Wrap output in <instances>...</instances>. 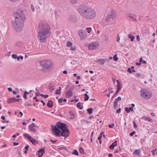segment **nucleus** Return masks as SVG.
I'll return each mask as SVG.
<instances>
[{"instance_id": "nucleus-1", "label": "nucleus", "mask_w": 157, "mask_h": 157, "mask_svg": "<svg viewBox=\"0 0 157 157\" xmlns=\"http://www.w3.org/2000/svg\"><path fill=\"white\" fill-rule=\"evenodd\" d=\"M37 38L41 43H45L47 39L49 38L51 34V28L48 24L44 21H41L37 27Z\"/></svg>"}, {"instance_id": "nucleus-2", "label": "nucleus", "mask_w": 157, "mask_h": 157, "mask_svg": "<svg viewBox=\"0 0 157 157\" xmlns=\"http://www.w3.org/2000/svg\"><path fill=\"white\" fill-rule=\"evenodd\" d=\"M15 21H12L11 23L14 30L17 32L21 30L23 27L25 17L23 11L21 9H18L13 14Z\"/></svg>"}, {"instance_id": "nucleus-3", "label": "nucleus", "mask_w": 157, "mask_h": 157, "mask_svg": "<svg viewBox=\"0 0 157 157\" xmlns=\"http://www.w3.org/2000/svg\"><path fill=\"white\" fill-rule=\"evenodd\" d=\"M54 134L59 136H60V133L62 136H64V139H65L70 135V131L66 127V124L64 123L60 122H57L56 125H52V126Z\"/></svg>"}, {"instance_id": "nucleus-4", "label": "nucleus", "mask_w": 157, "mask_h": 157, "mask_svg": "<svg viewBox=\"0 0 157 157\" xmlns=\"http://www.w3.org/2000/svg\"><path fill=\"white\" fill-rule=\"evenodd\" d=\"M78 10L83 17L88 19L94 18L96 16L94 10L85 5H81L78 7Z\"/></svg>"}, {"instance_id": "nucleus-5", "label": "nucleus", "mask_w": 157, "mask_h": 157, "mask_svg": "<svg viewBox=\"0 0 157 157\" xmlns=\"http://www.w3.org/2000/svg\"><path fill=\"white\" fill-rule=\"evenodd\" d=\"M40 63V66L43 67V70L51 69L53 64L52 61L48 60L41 61Z\"/></svg>"}, {"instance_id": "nucleus-6", "label": "nucleus", "mask_w": 157, "mask_h": 157, "mask_svg": "<svg viewBox=\"0 0 157 157\" xmlns=\"http://www.w3.org/2000/svg\"><path fill=\"white\" fill-rule=\"evenodd\" d=\"M140 92L141 96L145 99H150L152 95L151 92L147 89L142 88Z\"/></svg>"}, {"instance_id": "nucleus-7", "label": "nucleus", "mask_w": 157, "mask_h": 157, "mask_svg": "<svg viewBox=\"0 0 157 157\" xmlns=\"http://www.w3.org/2000/svg\"><path fill=\"white\" fill-rule=\"evenodd\" d=\"M116 14L115 11L114 10H112L109 13L108 15L106 18V21L107 22L110 21L111 19H113L116 16Z\"/></svg>"}, {"instance_id": "nucleus-8", "label": "nucleus", "mask_w": 157, "mask_h": 157, "mask_svg": "<svg viewBox=\"0 0 157 157\" xmlns=\"http://www.w3.org/2000/svg\"><path fill=\"white\" fill-rule=\"evenodd\" d=\"M78 35L81 40H84L87 38L86 32L83 30H80L78 32Z\"/></svg>"}, {"instance_id": "nucleus-9", "label": "nucleus", "mask_w": 157, "mask_h": 157, "mask_svg": "<svg viewBox=\"0 0 157 157\" xmlns=\"http://www.w3.org/2000/svg\"><path fill=\"white\" fill-rule=\"evenodd\" d=\"M25 137H26L34 145L38 143L37 141L32 138L27 133H25L24 135Z\"/></svg>"}, {"instance_id": "nucleus-10", "label": "nucleus", "mask_w": 157, "mask_h": 157, "mask_svg": "<svg viewBox=\"0 0 157 157\" xmlns=\"http://www.w3.org/2000/svg\"><path fill=\"white\" fill-rule=\"evenodd\" d=\"M74 89L75 87L74 86L71 88L66 93L65 95L66 97L68 98L71 97L73 95L72 91Z\"/></svg>"}, {"instance_id": "nucleus-11", "label": "nucleus", "mask_w": 157, "mask_h": 157, "mask_svg": "<svg viewBox=\"0 0 157 157\" xmlns=\"http://www.w3.org/2000/svg\"><path fill=\"white\" fill-rule=\"evenodd\" d=\"M98 45V43L93 42L89 44L88 46V48L89 50L95 49L97 48Z\"/></svg>"}, {"instance_id": "nucleus-12", "label": "nucleus", "mask_w": 157, "mask_h": 157, "mask_svg": "<svg viewBox=\"0 0 157 157\" xmlns=\"http://www.w3.org/2000/svg\"><path fill=\"white\" fill-rule=\"evenodd\" d=\"M36 127V125L34 123H33L32 124L29 126V131H30L32 132H36V130L34 128Z\"/></svg>"}, {"instance_id": "nucleus-13", "label": "nucleus", "mask_w": 157, "mask_h": 157, "mask_svg": "<svg viewBox=\"0 0 157 157\" xmlns=\"http://www.w3.org/2000/svg\"><path fill=\"white\" fill-rule=\"evenodd\" d=\"M69 21L71 22H75L77 21V18L76 16L75 15H70Z\"/></svg>"}, {"instance_id": "nucleus-14", "label": "nucleus", "mask_w": 157, "mask_h": 157, "mask_svg": "<svg viewBox=\"0 0 157 157\" xmlns=\"http://www.w3.org/2000/svg\"><path fill=\"white\" fill-rule=\"evenodd\" d=\"M121 97H119L117 98H116L114 102V109H116L117 108V102L118 101L121 100Z\"/></svg>"}, {"instance_id": "nucleus-15", "label": "nucleus", "mask_w": 157, "mask_h": 157, "mask_svg": "<svg viewBox=\"0 0 157 157\" xmlns=\"http://www.w3.org/2000/svg\"><path fill=\"white\" fill-rule=\"evenodd\" d=\"M44 152L45 150L44 148H41L40 149L37 151L38 153H41V154H40L39 157H42L44 153Z\"/></svg>"}, {"instance_id": "nucleus-16", "label": "nucleus", "mask_w": 157, "mask_h": 157, "mask_svg": "<svg viewBox=\"0 0 157 157\" xmlns=\"http://www.w3.org/2000/svg\"><path fill=\"white\" fill-rule=\"evenodd\" d=\"M117 141H114L109 147L111 149H113L115 146L117 145Z\"/></svg>"}, {"instance_id": "nucleus-17", "label": "nucleus", "mask_w": 157, "mask_h": 157, "mask_svg": "<svg viewBox=\"0 0 157 157\" xmlns=\"http://www.w3.org/2000/svg\"><path fill=\"white\" fill-rule=\"evenodd\" d=\"M53 103L52 101L51 100H49L47 104V106L49 108H52L53 105Z\"/></svg>"}, {"instance_id": "nucleus-18", "label": "nucleus", "mask_w": 157, "mask_h": 157, "mask_svg": "<svg viewBox=\"0 0 157 157\" xmlns=\"http://www.w3.org/2000/svg\"><path fill=\"white\" fill-rule=\"evenodd\" d=\"M7 102L8 103L15 102V98H8L7 100Z\"/></svg>"}, {"instance_id": "nucleus-19", "label": "nucleus", "mask_w": 157, "mask_h": 157, "mask_svg": "<svg viewBox=\"0 0 157 157\" xmlns=\"http://www.w3.org/2000/svg\"><path fill=\"white\" fill-rule=\"evenodd\" d=\"M133 107H130L128 108V107H125V110L127 112V113H129L130 112V111L132 112L133 111Z\"/></svg>"}, {"instance_id": "nucleus-20", "label": "nucleus", "mask_w": 157, "mask_h": 157, "mask_svg": "<svg viewBox=\"0 0 157 157\" xmlns=\"http://www.w3.org/2000/svg\"><path fill=\"white\" fill-rule=\"evenodd\" d=\"M96 62H98L102 65H103L105 63V60L102 59H100L96 61Z\"/></svg>"}, {"instance_id": "nucleus-21", "label": "nucleus", "mask_w": 157, "mask_h": 157, "mask_svg": "<svg viewBox=\"0 0 157 157\" xmlns=\"http://www.w3.org/2000/svg\"><path fill=\"white\" fill-rule=\"evenodd\" d=\"M117 90H120L121 89V85L120 82L118 80H117Z\"/></svg>"}, {"instance_id": "nucleus-22", "label": "nucleus", "mask_w": 157, "mask_h": 157, "mask_svg": "<svg viewBox=\"0 0 157 157\" xmlns=\"http://www.w3.org/2000/svg\"><path fill=\"white\" fill-rule=\"evenodd\" d=\"M141 150L140 149H136L133 153V154H136L139 155L140 153Z\"/></svg>"}, {"instance_id": "nucleus-23", "label": "nucleus", "mask_w": 157, "mask_h": 157, "mask_svg": "<svg viewBox=\"0 0 157 157\" xmlns=\"http://www.w3.org/2000/svg\"><path fill=\"white\" fill-rule=\"evenodd\" d=\"M128 37L129 39H130V40L131 41H133L135 39V37L134 36L131 35L130 34H129L128 35Z\"/></svg>"}, {"instance_id": "nucleus-24", "label": "nucleus", "mask_w": 157, "mask_h": 157, "mask_svg": "<svg viewBox=\"0 0 157 157\" xmlns=\"http://www.w3.org/2000/svg\"><path fill=\"white\" fill-rule=\"evenodd\" d=\"M81 103L80 102H78L77 104V107L80 109H82L83 108V107L81 105Z\"/></svg>"}, {"instance_id": "nucleus-25", "label": "nucleus", "mask_w": 157, "mask_h": 157, "mask_svg": "<svg viewBox=\"0 0 157 157\" xmlns=\"http://www.w3.org/2000/svg\"><path fill=\"white\" fill-rule=\"evenodd\" d=\"M93 109L92 108H90L87 109V113L90 114H91L93 113Z\"/></svg>"}, {"instance_id": "nucleus-26", "label": "nucleus", "mask_w": 157, "mask_h": 157, "mask_svg": "<svg viewBox=\"0 0 157 157\" xmlns=\"http://www.w3.org/2000/svg\"><path fill=\"white\" fill-rule=\"evenodd\" d=\"M79 152L81 154H82L85 153L84 151L83 148L82 147H80L79 148Z\"/></svg>"}, {"instance_id": "nucleus-27", "label": "nucleus", "mask_w": 157, "mask_h": 157, "mask_svg": "<svg viewBox=\"0 0 157 157\" xmlns=\"http://www.w3.org/2000/svg\"><path fill=\"white\" fill-rule=\"evenodd\" d=\"M89 99V95L86 93H85L84 94V101H87Z\"/></svg>"}, {"instance_id": "nucleus-28", "label": "nucleus", "mask_w": 157, "mask_h": 157, "mask_svg": "<svg viewBox=\"0 0 157 157\" xmlns=\"http://www.w3.org/2000/svg\"><path fill=\"white\" fill-rule=\"evenodd\" d=\"M29 94V93L27 91H25L24 92V95H23V97L25 99H26L27 98V94Z\"/></svg>"}, {"instance_id": "nucleus-29", "label": "nucleus", "mask_w": 157, "mask_h": 157, "mask_svg": "<svg viewBox=\"0 0 157 157\" xmlns=\"http://www.w3.org/2000/svg\"><path fill=\"white\" fill-rule=\"evenodd\" d=\"M127 71L130 73H132V72H135L136 71L134 69H132V70H131V68L130 67L128 68L127 69Z\"/></svg>"}, {"instance_id": "nucleus-30", "label": "nucleus", "mask_w": 157, "mask_h": 157, "mask_svg": "<svg viewBox=\"0 0 157 157\" xmlns=\"http://www.w3.org/2000/svg\"><path fill=\"white\" fill-rule=\"evenodd\" d=\"M129 17L133 21H136L137 19L136 18L134 17H133L132 16L129 15Z\"/></svg>"}, {"instance_id": "nucleus-31", "label": "nucleus", "mask_w": 157, "mask_h": 157, "mask_svg": "<svg viewBox=\"0 0 157 157\" xmlns=\"http://www.w3.org/2000/svg\"><path fill=\"white\" fill-rule=\"evenodd\" d=\"M72 154L77 155H78V151L75 149L73 151V152H72Z\"/></svg>"}, {"instance_id": "nucleus-32", "label": "nucleus", "mask_w": 157, "mask_h": 157, "mask_svg": "<svg viewBox=\"0 0 157 157\" xmlns=\"http://www.w3.org/2000/svg\"><path fill=\"white\" fill-rule=\"evenodd\" d=\"M140 63L142 62V63L144 64H146L147 63L146 61L144 60H143L142 58H140Z\"/></svg>"}, {"instance_id": "nucleus-33", "label": "nucleus", "mask_w": 157, "mask_h": 157, "mask_svg": "<svg viewBox=\"0 0 157 157\" xmlns=\"http://www.w3.org/2000/svg\"><path fill=\"white\" fill-rule=\"evenodd\" d=\"M16 45L17 46L20 47L22 46V43L20 41H19L17 43H16Z\"/></svg>"}, {"instance_id": "nucleus-34", "label": "nucleus", "mask_w": 157, "mask_h": 157, "mask_svg": "<svg viewBox=\"0 0 157 157\" xmlns=\"http://www.w3.org/2000/svg\"><path fill=\"white\" fill-rule=\"evenodd\" d=\"M78 2V0H71L70 1L73 4L77 3Z\"/></svg>"}, {"instance_id": "nucleus-35", "label": "nucleus", "mask_w": 157, "mask_h": 157, "mask_svg": "<svg viewBox=\"0 0 157 157\" xmlns=\"http://www.w3.org/2000/svg\"><path fill=\"white\" fill-rule=\"evenodd\" d=\"M40 95L42 97L44 98H47L48 97V94L44 95L43 94H40Z\"/></svg>"}, {"instance_id": "nucleus-36", "label": "nucleus", "mask_w": 157, "mask_h": 157, "mask_svg": "<svg viewBox=\"0 0 157 157\" xmlns=\"http://www.w3.org/2000/svg\"><path fill=\"white\" fill-rule=\"evenodd\" d=\"M113 59L114 60H115V61H117L118 59V58L117 57V54H115V55L114 56H113Z\"/></svg>"}, {"instance_id": "nucleus-37", "label": "nucleus", "mask_w": 157, "mask_h": 157, "mask_svg": "<svg viewBox=\"0 0 157 157\" xmlns=\"http://www.w3.org/2000/svg\"><path fill=\"white\" fill-rule=\"evenodd\" d=\"M61 94L60 91L58 89L56 90L55 94Z\"/></svg>"}, {"instance_id": "nucleus-38", "label": "nucleus", "mask_w": 157, "mask_h": 157, "mask_svg": "<svg viewBox=\"0 0 157 157\" xmlns=\"http://www.w3.org/2000/svg\"><path fill=\"white\" fill-rule=\"evenodd\" d=\"M72 44V43L70 41H68L67 45L68 47L71 46Z\"/></svg>"}, {"instance_id": "nucleus-39", "label": "nucleus", "mask_w": 157, "mask_h": 157, "mask_svg": "<svg viewBox=\"0 0 157 157\" xmlns=\"http://www.w3.org/2000/svg\"><path fill=\"white\" fill-rule=\"evenodd\" d=\"M86 30H87L88 33H90L91 32V28L90 27L87 28Z\"/></svg>"}, {"instance_id": "nucleus-40", "label": "nucleus", "mask_w": 157, "mask_h": 157, "mask_svg": "<svg viewBox=\"0 0 157 157\" xmlns=\"http://www.w3.org/2000/svg\"><path fill=\"white\" fill-rule=\"evenodd\" d=\"M23 59V57L21 56H17V59L18 61H19L20 59H21V60H22Z\"/></svg>"}, {"instance_id": "nucleus-41", "label": "nucleus", "mask_w": 157, "mask_h": 157, "mask_svg": "<svg viewBox=\"0 0 157 157\" xmlns=\"http://www.w3.org/2000/svg\"><path fill=\"white\" fill-rule=\"evenodd\" d=\"M148 117L144 116V117H142L141 118L145 121H147V119H148Z\"/></svg>"}, {"instance_id": "nucleus-42", "label": "nucleus", "mask_w": 157, "mask_h": 157, "mask_svg": "<svg viewBox=\"0 0 157 157\" xmlns=\"http://www.w3.org/2000/svg\"><path fill=\"white\" fill-rule=\"evenodd\" d=\"M147 121L151 123H153L154 122L152 118L149 117L148 118Z\"/></svg>"}, {"instance_id": "nucleus-43", "label": "nucleus", "mask_w": 157, "mask_h": 157, "mask_svg": "<svg viewBox=\"0 0 157 157\" xmlns=\"http://www.w3.org/2000/svg\"><path fill=\"white\" fill-rule=\"evenodd\" d=\"M70 48L71 50L75 51L76 50V48L75 46L71 45L70 47Z\"/></svg>"}, {"instance_id": "nucleus-44", "label": "nucleus", "mask_w": 157, "mask_h": 157, "mask_svg": "<svg viewBox=\"0 0 157 157\" xmlns=\"http://www.w3.org/2000/svg\"><path fill=\"white\" fill-rule=\"evenodd\" d=\"M12 57L13 58V59H15L16 58L17 59V55L16 54H13L12 55Z\"/></svg>"}, {"instance_id": "nucleus-45", "label": "nucleus", "mask_w": 157, "mask_h": 157, "mask_svg": "<svg viewBox=\"0 0 157 157\" xmlns=\"http://www.w3.org/2000/svg\"><path fill=\"white\" fill-rule=\"evenodd\" d=\"M63 98H62L58 99V101L59 103H61L63 101Z\"/></svg>"}, {"instance_id": "nucleus-46", "label": "nucleus", "mask_w": 157, "mask_h": 157, "mask_svg": "<svg viewBox=\"0 0 157 157\" xmlns=\"http://www.w3.org/2000/svg\"><path fill=\"white\" fill-rule=\"evenodd\" d=\"M108 126L109 128H112L114 126V124L113 123H112L111 124H109Z\"/></svg>"}, {"instance_id": "nucleus-47", "label": "nucleus", "mask_w": 157, "mask_h": 157, "mask_svg": "<svg viewBox=\"0 0 157 157\" xmlns=\"http://www.w3.org/2000/svg\"><path fill=\"white\" fill-rule=\"evenodd\" d=\"M133 127L135 128L136 129V128H137V126L136 124L135 121H133Z\"/></svg>"}, {"instance_id": "nucleus-48", "label": "nucleus", "mask_w": 157, "mask_h": 157, "mask_svg": "<svg viewBox=\"0 0 157 157\" xmlns=\"http://www.w3.org/2000/svg\"><path fill=\"white\" fill-rule=\"evenodd\" d=\"M70 115L71 117H71V118H74V113H73L72 112L70 111Z\"/></svg>"}, {"instance_id": "nucleus-49", "label": "nucleus", "mask_w": 157, "mask_h": 157, "mask_svg": "<svg viewBox=\"0 0 157 157\" xmlns=\"http://www.w3.org/2000/svg\"><path fill=\"white\" fill-rule=\"evenodd\" d=\"M135 133V131H134L132 132H131V133H130V136H132Z\"/></svg>"}, {"instance_id": "nucleus-50", "label": "nucleus", "mask_w": 157, "mask_h": 157, "mask_svg": "<svg viewBox=\"0 0 157 157\" xmlns=\"http://www.w3.org/2000/svg\"><path fill=\"white\" fill-rule=\"evenodd\" d=\"M31 9L33 11H34L35 10V8L34 6L33 5H31Z\"/></svg>"}, {"instance_id": "nucleus-51", "label": "nucleus", "mask_w": 157, "mask_h": 157, "mask_svg": "<svg viewBox=\"0 0 157 157\" xmlns=\"http://www.w3.org/2000/svg\"><path fill=\"white\" fill-rule=\"evenodd\" d=\"M29 147V145H27L24 148L25 150H28Z\"/></svg>"}, {"instance_id": "nucleus-52", "label": "nucleus", "mask_w": 157, "mask_h": 157, "mask_svg": "<svg viewBox=\"0 0 157 157\" xmlns=\"http://www.w3.org/2000/svg\"><path fill=\"white\" fill-rule=\"evenodd\" d=\"M121 111V109L120 108L119 109H117L116 111V113H120Z\"/></svg>"}, {"instance_id": "nucleus-53", "label": "nucleus", "mask_w": 157, "mask_h": 157, "mask_svg": "<svg viewBox=\"0 0 157 157\" xmlns=\"http://www.w3.org/2000/svg\"><path fill=\"white\" fill-rule=\"evenodd\" d=\"M50 141H51V142L53 143L54 144L55 143V142L56 141V140H52L51 139L50 140Z\"/></svg>"}, {"instance_id": "nucleus-54", "label": "nucleus", "mask_w": 157, "mask_h": 157, "mask_svg": "<svg viewBox=\"0 0 157 157\" xmlns=\"http://www.w3.org/2000/svg\"><path fill=\"white\" fill-rule=\"evenodd\" d=\"M1 122L2 123H5L6 122L7 123H8L9 122V121L8 120H7V121H5L4 120V121H2Z\"/></svg>"}, {"instance_id": "nucleus-55", "label": "nucleus", "mask_w": 157, "mask_h": 157, "mask_svg": "<svg viewBox=\"0 0 157 157\" xmlns=\"http://www.w3.org/2000/svg\"><path fill=\"white\" fill-rule=\"evenodd\" d=\"M136 39L138 41H139L140 40V38L139 35H137L136 36Z\"/></svg>"}, {"instance_id": "nucleus-56", "label": "nucleus", "mask_w": 157, "mask_h": 157, "mask_svg": "<svg viewBox=\"0 0 157 157\" xmlns=\"http://www.w3.org/2000/svg\"><path fill=\"white\" fill-rule=\"evenodd\" d=\"M120 40V37L118 35L117 37V41L119 42Z\"/></svg>"}, {"instance_id": "nucleus-57", "label": "nucleus", "mask_w": 157, "mask_h": 157, "mask_svg": "<svg viewBox=\"0 0 157 157\" xmlns=\"http://www.w3.org/2000/svg\"><path fill=\"white\" fill-rule=\"evenodd\" d=\"M1 118L2 120H5L6 119L5 117L4 116H2L1 117Z\"/></svg>"}, {"instance_id": "nucleus-58", "label": "nucleus", "mask_w": 157, "mask_h": 157, "mask_svg": "<svg viewBox=\"0 0 157 157\" xmlns=\"http://www.w3.org/2000/svg\"><path fill=\"white\" fill-rule=\"evenodd\" d=\"M19 143H17L15 142H13V144L14 146L17 145H18Z\"/></svg>"}, {"instance_id": "nucleus-59", "label": "nucleus", "mask_w": 157, "mask_h": 157, "mask_svg": "<svg viewBox=\"0 0 157 157\" xmlns=\"http://www.w3.org/2000/svg\"><path fill=\"white\" fill-rule=\"evenodd\" d=\"M102 137V135H100L99 136V137H98V140H101Z\"/></svg>"}, {"instance_id": "nucleus-60", "label": "nucleus", "mask_w": 157, "mask_h": 157, "mask_svg": "<svg viewBox=\"0 0 157 157\" xmlns=\"http://www.w3.org/2000/svg\"><path fill=\"white\" fill-rule=\"evenodd\" d=\"M136 65L139 66L141 64V63L137 62L136 63Z\"/></svg>"}, {"instance_id": "nucleus-61", "label": "nucleus", "mask_w": 157, "mask_h": 157, "mask_svg": "<svg viewBox=\"0 0 157 157\" xmlns=\"http://www.w3.org/2000/svg\"><path fill=\"white\" fill-rule=\"evenodd\" d=\"M136 76L137 77H139L140 76V73H136Z\"/></svg>"}, {"instance_id": "nucleus-62", "label": "nucleus", "mask_w": 157, "mask_h": 157, "mask_svg": "<svg viewBox=\"0 0 157 157\" xmlns=\"http://www.w3.org/2000/svg\"><path fill=\"white\" fill-rule=\"evenodd\" d=\"M8 90L10 92L12 91V89L10 87L8 88Z\"/></svg>"}, {"instance_id": "nucleus-63", "label": "nucleus", "mask_w": 157, "mask_h": 157, "mask_svg": "<svg viewBox=\"0 0 157 157\" xmlns=\"http://www.w3.org/2000/svg\"><path fill=\"white\" fill-rule=\"evenodd\" d=\"M108 156L109 157H113V154L111 153H109V154Z\"/></svg>"}, {"instance_id": "nucleus-64", "label": "nucleus", "mask_w": 157, "mask_h": 157, "mask_svg": "<svg viewBox=\"0 0 157 157\" xmlns=\"http://www.w3.org/2000/svg\"><path fill=\"white\" fill-rule=\"evenodd\" d=\"M20 100V99H16L15 98V101H19Z\"/></svg>"}]
</instances>
